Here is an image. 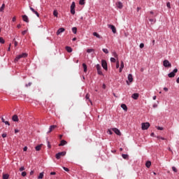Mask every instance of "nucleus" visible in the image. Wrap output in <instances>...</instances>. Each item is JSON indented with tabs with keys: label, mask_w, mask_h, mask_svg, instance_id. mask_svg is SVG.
<instances>
[{
	"label": "nucleus",
	"mask_w": 179,
	"mask_h": 179,
	"mask_svg": "<svg viewBox=\"0 0 179 179\" xmlns=\"http://www.w3.org/2000/svg\"><path fill=\"white\" fill-rule=\"evenodd\" d=\"M177 83H179V77L176 80Z\"/></svg>",
	"instance_id": "nucleus-63"
},
{
	"label": "nucleus",
	"mask_w": 179,
	"mask_h": 179,
	"mask_svg": "<svg viewBox=\"0 0 179 179\" xmlns=\"http://www.w3.org/2000/svg\"><path fill=\"white\" fill-rule=\"evenodd\" d=\"M71 9H75V1H73L71 5Z\"/></svg>",
	"instance_id": "nucleus-34"
},
{
	"label": "nucleus",
	"mask_w": 179,
	"mask_h": 179,
	"mask_svg": "<svg viewBox=\"0 0 179 179\" xmlns=\"http://www.w3.org/2000/svg\"><path fill=\"white\" fill-rule=\"evenodd\" d=\"M65 31V29L64 28H59L57 31V35L59 36L60 33H64Z\"/></svg>",
	"instance_id": "nucleus-13"
},
{
	"label": "nucleus",
	"mask_w": 179,
	"mask_h": 179,
	"mask_svg": "<svg viewBox=\"0 0 179 179\" xmlns=\"http://www.w3.org/2000/svg\"><path fill=\"white\" fill-rule=\"evenodd\" d=\"M56 127H57V125L50 126V128H49V131H48V134H50V132H52V130L55 129Z\"/></svg>",
	"instance_id": "nucleus-14"
},
{
	"label": "nucleus",
	"mask_w": 179,
	"mask_h": 179,
	"mask_svg": "<svg viewBox=\"0 0 179 179\" xmlns=\"http://www.w3.org/2000/svg\"><path fill=\"white\" fill-rule=\"evenodd\" d=\"M157 129H159V131H163V127H158Z\"/></svg>",
	"instance_id": "nucleus-53"
},
{
	"label": "nucleus",
	"mask_w": 179,
	"mask_h": 179,
	"mask_svg": "<svg viewBox=\"0 0 179 179\" xmlns=\"http://www.w3.org/2000/svg\"><path fill=\"white\" fill-rule=\"evenodd\" d=\"M150 127V124L149 122H144L141 124V128L143 131L148 129Z\"/></svg>",
	"instance_id": "nucleus-1"
},
{
	"label": "nucleus",
	"mask_w": 179,
	"mask_h": 179,
	"mask_svg": "<svg viewBox=\"0 0 179 179\" xmlns=\"http://www.w3.org/2000/svg\"><path fill=\"white\" fill-rule=\"evenodd\" d=\"M63 169L65 171H69V169H68V168L65 167V166H63Z\"/></svg>",
	"instance_id": "nucleus-48"
},
{
	"label": "nucleus",
	"mask_w": 179,
	"mask_h": 179,
	"mask_svg": "<svg viewBox=\"0 0 179 179\" xmlns=\"http://www.w3.org/2000/svg\"><path fill=\"white\" fill-rule=\"evenodd\" d=\"M72 31H73V34H76V33L78 31V29L76 27H73Z\"/></svg>",
	"instance_id": "nucleus-26"
},
{
	"label": "nucleus",
	"mask_w": 179,
	"mask_h": 179,
	"mask_svg": "<svg viewBox=\"0 0 179 179\" xmlns=\"http://www.w3.org/2000/svg\"><path fill=\"white\" fill-rule=\"evenodd\" d=\"M79 3L80 5H85V0H80Z\"/></svg>",
	"instance_id": "nucleus-38"
},
{
	"label": "nucleus",
	"mask_w": 179,
	"mask_h": 179,
	"mask_svg": "<svg viewBox=\"0 0 179 179\" xmlns=\"http://www.w3.org/2000/svg\"><path fill=\"white\" fill-rule=\"evenodd\" d=\"M122 157L124 159H128V155L122 154Z\"/></svg>",
	"instance_id": "nucleus-37"
},
{
	"label": "nucleus",
	"mask_w": 179,
	"mask_h": 179,
	"mask_svg": "<svg viewBox=\"0 0 179 179\" xmlns=\"http://www.w3.org/2000/svg\"><path fill=\"white\" fill-rule=\"evenodd\" d=\"M121 108L124 110L127 111L128 110V107H127V105H125L124 103H122L121 105Z\"/></svg>",
	"instance_id": "nucleus-20"
},
{
	"label": "nucleus",
	"mask_w": 179,
	"mask_h": 179,
	"mask_svg": "<svg viewBox=\"0 0 179 179\" xmlns=\"http://www.w3.org/2000/svg\"><path fill=\"white\" fill-rule=\"evenodd\" d=\"M108 27L112 30L114 34L117 33V29H115V27L114 25L108 24Z\"/></svg>",
	"instance_id": "nucleus-7"
},
{
	"label": "nucleus",
	"mask_w": 179,
	"mask_h": 179,
	"mask_svg": "<svg viewBox=\"0 0 179 179\" xmlns=\"http://www.w3.org/2000/svg\"><path fill=\"white\" fill-rule=\"evenodd\" d=\"M120 68L124 69V62L123 61L121 62L120 67Z\"/></svg>",
	"instance_id": "nucleus-40"
},
{
	"label": "nucleus",
	"mask_w": 179,
	"mask_h": 179,
	"mask_svg": "<svg viewBox=\"0 0 179 179\" xmlns=\"http://www.w3.org/2000/svg\"><path fill=\"white\" fill-rule=\"evenodd\" d=\"M27 175V173H26V172H22V173H21V176H22V177H26V176Z\"/></svg>",
	"instance_id": "nucleus-42"
},
{
	"label": "nucleus",
	"mask_w": 179,
	"mask_h": 179,
	"mask_svg": "<svg viewBox=\"0 0 179 179\" xmlns=\"http://www.w3.org/2000/svg\"><path fill=\"white\" fill-rule=\"evenodd\" d=\"M166 6H167V8H169V9H171V8L170 2L166 3Z\"/></svg>",
	"instance_id": "nucleus-43"
},
{
	"label": "nucleus",
	"mask_w": 179,
	"mask_h": 179,
	"mask_svg": "<svg viewBox=\"0 0 179 179\" xmlns=\"http://www.w3.org/2000/svg\"><path fill=\"white\" fill-rule=\"evenodd\" d=\"M87 52H88V54H90V52H94V49H87Z\"/></svg>",
	"instance_id": "nucleus-31"
},
{
	"label": "nucleus",
	"mask_w": 179,
	"mask_h": 179,
	"mask_svg": "<svg viewBox=\"0 0 179 179\" xmlns=\"http://www.w3.org/2000/svg\"><path fill=\"white\" fill-rule=\"evenodd\" d=\"M26 33H27V30L23 31L22 32V34L23 36H24V34H26Z\"/></svg>",
	"instance_id": "nucleus-51"
},
{
	"label": "nucleus",
	"mask_w": 179,
	"mask_h": 179,
	"mask_svg": "<svg viewBox=\"0 0 179 179\" xmlns=\"http://www.w3.org/2000/svg\"><path fill=\"white\" fill-rule=\"evenodd\" d=\"M17 45V41H15V47Z\"/></svg>",
	"instance_id": "nucleus-62"
},
{
	"label": "nucleus",
	"mask_w": 179,
	"mask_h": 179,
	"mask_svg": "<svg viewBox=\"0 0 179 179\" xmlns=\"http://www.w3.org/2000/svg\"><path fill=\"white\" fill-rule=\"evenodd\" d=\"M127 78H128L129 82H130V83H132V80H134V78L132 77V74H129Z\"/></svg>",
	"instance_id": "nucleus-17"
},
{
	"label": "nucleus",
	"mask_w": 179,
	"mask_h": 179,
	"mask_svg": "<svg viewBox=\"0 0 179 179\" xmlns=\"http://www.w3.org/2000/svg\"><path fill=\"white\" fill-rule=\"evenodd\" d=\"M163 65L165 68H171V63H170V62H169V60H164L163 62Z\"/></svg>",
	"instance_id": "nucleus-5"
},
{
	"label": "nucleus",
	"mask_w": 179,
	"mask_h": 179,
	"mask_svg": "<svg viewBox=\"0 0 179 179\" xmlns=\"http://www.w3.org/2000/svg\"><path fill=\"white\" fill-rule=\"evenodd\" d=\"M43 177H44V172H42V173H39L38 178L43 179Z\"/></svg>",
	"instance_id": "nucleus-24"
},
{
	"label": "nucleus",
	"mask_w": 179,
	"mask_h": 179,
	"mask_svg": "<svg viewBox=\"0 0 179 179\" xmlns=\"http://www.w3.org/2000/svg\"><path fill=\"white\" fill-rule=\"evenodd\" d=\"M24 171V166H22L21 168H20V171Z\"/></svg>",
	"instance_id": "nucleus-49"
},
{
	"label": "nucleus",
	"mask_w": 179,
	"mask_h": 179,
	"mask_svg": "<svg viewBox=\"0 0 179 179\" xmlns=\"http://www.w3.org/2000/svg\"><path fill=\"white\" fill-rule=\"evenodd\" d=\"M17 132H19V129H15V134H17Z\"/></svg>",
	"instance_id": "nucleus-59"
},
{
	"label": "nucleus",
	"mask_w": 179,
	"mask_h": 179,
	"mask_svg": "<svg viewBox=\"0 0 179 179\" xmlns=\"http://www.w3.org/2000/svg\"><path fill=\"white\" fill-rule=\"evenodd\" d=\"M83 68L84 69V72H87V66L86 65V64H83Z\"/></svg>",
	"instance_id": "nucleus-21"
},
{
	"label": "nucleus",
	"mask_w": 179,
	"mask_h": 179,
	"mask_svg": "<svg viewBox=\"0 0 179 179\" xmlns=\"http://www.w3.org/2000/svg\"><path fill=\"white\" fill-rule=\"evenodd\" d=\"M89 94H86V96H85V99H87V100H88V101H90V103H91V104H93V103L91 101V100L90 99H89Z\"/></svg>",
	"instance_id": "nucleus-27"
},
{
	"label": "nucleus",
	"mask_w": 179,
	"mask_h": 179,
	"mask_svg": "<svg viewBox=\"0 0 179 179\" xmlns=\"http://www.w3.org/2000/svg\"><path fill=\"white\" fill-rule=\"evenodd\" d=\"M102 51H103L105 54H108V49L103 48V49H102Z\"/></svg>",
	"instance_id": "nucleus-35"
},
{
	"label": "nucleus",
	"mask_w": 179,
	"mask_h": 179,
	"mask_svg": "<svg viewBox=\"0 0 179 179\" xmlns=\"http://www.w3.org/2000/svg\"><path fill=\"white\" fill-rule=\"evenodd\" d=\"M138 97H139V94L138 93H134L131 95V98L134 99V100H138Z\"/></svg>",
	"instance_id": "nucleus-11"
},
{
	"label": "nucleus",
	"mask_w": 179,
	"mask_h": 179,
	"mask_svg": "<svg viewBox=\"0 0 179 179\" xmlns=\"http://www.w3.org/2000/svg\"><path fill=\"white\" fill-rule=\"evenodd\" d=\"M152 107L154 108H156V107H157V104H154L153 106H152Z\"/></svg>",
	"instance_id": "nucleus-61"
},
{
	"label": "nucleus",
	"mask_w": 179,
	"mask_h": 179,
	"mask_svg": "<svg viewBox=\"0 0 179 179\" xmlns=\"http://www.w3.org/2000/svg\"><path fill=\"white\" fill-rule=\"evenodd\" d=\"M9 178V175L8 174H3V179H8Z\"/></svg>",
	"instance_id": "nucleus-30"
},
{
	"label": "nucleus",
	"mask_w": 179,
	"mask_h": 179,
	"mask_svg": "<svg viewBox=\"0 0 179 179\" xmlns=\"http://www.w3.org/2000/svg\"><path fill=\"white\" fill-rule=\"evenodd\" d=\"M12 20H13V22H16V17H13Z\"/></svg>",
	"instance_id": "nucleus-56"
},
{
	"label": "nucleus",
	"mask_w": 179,
	"mask_h": 179,
	"mask_svg": "<svg viewBox=\"0 0 179 179\" xmlns=\"http://www.w3.org/2000/svg\"><path fill=\"white\" fill-rule=\"evenodd\" d=\"M55 174H56L55 172H51L50 173V176H55Z\"/></svg>",
	"instance_id": "nucleus-60"
},
{
	"label": "nucleus",
	"mask_w": 179,
	"mask_h": 179,
	"mask_svg": "<svg viewBox=\"0 0 179 179\" xmlns=\"http://www.w3.org/2000/svg\"><path fill=\"white\" fill-rule=\"evenodd\" d=\"M1 121L2 122H5V119H3V117L1 118Z\"/></svg>",
	"instance_id": "nucleus-64"
},
{
	"label": "nucleus",
	"mask_w": 179,
	"mask_h": 179,
	"mask_svg": "<svg viewBox=\"0 0 179 179\" xmlns=\"http://www.w3.org/2000/svg\"><path fill=\"white\" fill-rule=\"evenodd\" d=\"M26 57H27V55L26 53H22V55H19L15 57V62H17V61H19L20 58H26Z\"/></svg>",
	"instance_id": "nucleus-2"
},
{
	"label": "nucleus",
	"mask_w": 179,
	"mask_h": 179,
	"mask_svg": "<svg viewBox=\"0 0 179 179\" xmlns=\"http://www.w3.org/2000/svg\"><path fill=\"white\" fill-rule=\"evenodd\" d=\"M143 47H145V44L141 43L140 44V48H143Z\"/></svg>",
	"instance_id": "nucleus-50"
},
{
	"label": "nucleus",
	"mask_w": 179,
	"mask_h": 179,
	"mask_svg": "<svg viewBox=\"0 0 179 179\" xmlns=\"http://www.w3.org/2000/svg\"><path fill=\"white\" fill-rule=\"evenodd\" d=\"M93 36H94L97 38H101V36H100V35L99 34H97V32H94Z\"/></svg>",
	"instance_id": "nucleus-23"
},
{
	"label": "nucleus",
	"mask_w": 179,
	"mask_h": 179,
	"mask_svg": "<svg viewBox=\"0 0 179 179\" xmlns=\"http://www.w3.org/2000/svg\"><path fill=\"white\" fill-rule=\"evenodd\" d=\"M23 150H24V152H27V147H24Z\"/></svg>",
	"instance_id": "nucleus-55"
},
{
	"label": "nucleus",
	"mask_w": 179,
	"mask_h": 179,
	"mask_svg": "<svg viewBox=\"0 0 179 179\" xmlns=\"http://www.w3.org/2000/svg\"><path fill=\"white\" fill-rule=\"evenodd\" d=\"M1 136H2V138H6V136H7L6 133L3 134L1 135Z\"/></svg>",
	"instance_id": "nucleus-47"
},
{
	"label": "nucleus",
	"mask_w": 179,
	"mask_h": 179,
	"mask_svg": "<svg viewBox=\"0 0 179 179\" xmlns=\"http://www.w3.org/2000/svg\"><path fill=\"white\" fill-rule=\"evenodd\" d=\"M36 150L38 152V150H41V145H38L35 148Z\"/></svg>",
	"instance_id": "nucleus-28"
},
{
	"label": "nucleus",
	"mask_w": 179,
	"mask_h": 179,
	"mask_svg": "<svg viewBox=\"0 0 179 179\" xmlns=\"http://www.w3.org/2000/svg\"><path fill=\"white\" fill-rule=\"evenodd\" d=\"M12 120L14 121V122H17V121H19V117L16 115H14Z\"/></svg>",
	"instance_id": "nucleus-15"
},
{
	"label": "nucleus",
	"mask_w": 179,
	"mask_h": 179,
	"mask_svg": "<svg viewBox=\"0 0 179 179\" xmlns=\"http://www.w3.org/2000/svg\"><path fill=\"white\" fill-rule=\"evenodd\" d=\"M113 57H114L115 58H118V55L117 54V52H113Z\"/></svg>",
	"instance_id": "nucleus-36"
},
{
	"label": "nucleus",
	"mask_w": 179,
	"mask_h": 179,
	"mask_svg": "<svg viewBox=\"0 0 179 179\" xmlns=\"http://www.w3.org/2000/svg\"><path fill=\"white\" fill-rule=\"evenodd\" d=\"M172 170L174 171V173H177V169L175 166L172 167Z\"/></svg>",
	"instance_id": "nucleus-44"
},
{
	"label": "nucleus",
	"mask_w": 179,
	"mask_h": 179,
	"mask_svg": "<svg viewBox=\"0 0 179 179\" xmlns=\"http://www.w3.org/2000/svg\"><path fill=\"white\" fill-rule=\"evenodd\" d=\"M113 132H115V134H116V135L121 136V131H120V129H118L117 128H113Z\"/></svg>",
	"instance_id": "nucleus-9"
},
{
	"label": "nucleus",
	"mask_w": 179,
	"mask_h": 179,
	"mask_svg": "<svg viewBox=\"0 0 179 179\" xmlns=\"http://www.w3.org/2000/svg\"><path fill=\"white\" fill-rule=\"evenodd\" d=\"M53 15L55 16V17H58V11L57 10H54L53 11Z\"/></svg>",
	"instance_id": "nucleus-29"
},
{
	"label": "nucleus",
	"mask_w": 179,
	"mask_h": 179,
	"mask_svg": "<svg viewBox=\"0 0 179 179\" xmlns=\"http://www.w3.org/2000/svg\"><path fill=\"white\" fill-rule=\"evenodd\" d=\"M30 10H31V12H33V13H34L35 15H36L37 17H40V14H38V12L34 10V8H33L32 7H29Z\"/></svg>",
	"instance_id": "nucleus-10"
},
{
	"label": "nucleus",
	"mask_w": 179,
	"mask_h": 179,
	"mask_svg": "<svg viewBox=\"0 0 179 179\" xmlns=\"http://www.w3.org/2000/svg\"><path fill=\"white\" fill-rule=\"evenodd\" d=\"M149 21H150L151 23H156V19L150 18V19H149Z\"/></svg>",
	"instance_id": "nucleus-32"
},
{
	"label": "nucleus",
	"mask_w": 179,
	"mask_h": 179,
	"mask_svg": "<svg viewBox=\"0 0 179 179\" xmlns=\"http://www.w3.org/2000/svg\"><path fill=\"white\" fill-rule=\"evenodd\" d=\"M65 155H66V152H65V151L61 152L56 154L55 157H56V159H57V160H59V159H61V157L65 156Z\"/></svg>",
	"instance_id": "nucleus-4"
},
{
	"label": "nucleus",
	"mask_w": 179,
	"mask_h": 179,
	"mask_svg": "<svg viewBox=\"0 0 179 179\" xmlns=\"http://www.w3.org/2000/svg\"><path fill=\"white\" fill-rule=\"evenodd\" d=\"M178 72V69H175L173 71L168 74L169 78H174L176 76V74Z\"/></svg>",
	"instance_id": "nucleus-3"
},
{
	"label": "nucleus",
	"mask_w": 179,
	"mask_h": 179,
	"mask_svg": "<svg viewBox=\"0 0 179 179\" xmlns=\"http://www.w3.org/2000/svg\"><path fill=\"white\" fill-rule=\"evenodd\" d=\"M96 68L98 75H103V71H101V66H100V64H96Z\"/></svg>",
	"instance_id": "nucleus-6"
},
{
	"label": "nucleus",
	"mask_w": 179,
	"mask_h": 179,
	"mask_svg": "<svg viewBox=\"0 0 179 179\" xmlns=\"http://www.w3.org/2000/svg\"><path fill=\"white\" fill-rule=\"evenodd\" d=\"M0 43H1V44H4L5 43V40L3 39V38L0 37Z\"/></svg>",
	"instance_id": "nucleus-33"
},
{
	"label": "nucleus",
	"mask_w": 179,
	"mask_h": 179,
	"mask_svg": "<svg viewBox=\"0 0 179 179\" xmlns=\"http://www.w3.org/2000/svg\"><path fill=\"white\" fill-rule=\"evenodd\" d=\"M3 123H4L6 125H10V124H9V122H8V121H5Z\"/></svg>",
	"instance_id": "nucleus-52"
},
{
	"label": "nucleus",
	"mask_w": 179,
	"mask_h": 179,
	"mask_svg": "<svg viewBox=\"0 0 179 179\" xmlns=\"http://www.w3.org/2000/svg\"><path fill=\"white\" fill-rule=\"evenodd\" d=\"M22 20L26 22V23H29V17L26 15H22Z\"/></svg>",
	"instance_id": "nucleus-12"
},
{
	"label": "nucleus",
	"mask_w": 179,
	"mask_h": 179,
	"mask_svg": "<svg viewBox=\"0 0 179 179\" xmlns=\"http://www.w3.org/2000/svg\"><path fill=\"white\" fill-rule=\"evenodd\" d=\"M152 166V162L150 161H147L145 163V166L149 169Z\"/></svg>",
	"instance_id": "nucleus-18"
},
{
	"label": "nucleus",
	"mask_w": 179,
	"mask_h": 179,
	"mask_svg": "<svg viewBox=\"0 0 179 179\" xmlns=\"http://www.w3.org/2000/svg\"><path fill=\"white\" fill-rule=\"evenodd\" d=\"M71 13L75 15V8H71Z\"/></svg>",
	"instance_id": "nucleus-41"
},
{
	"label": "nucleus",
	"mask_w": 179,
	"mask_h": 179,
	"mask_svg": "<svg viewBox=\"0 0 179 179\" xmlns=\"http://www.w3.org/2000/svg\"><path fill=\"white\" fill-rule=\"evenodd\" d=\"M5 10V3H3L1 7L0 8V12H3Z\"/></svg>",
	"instance_id": "nucleus-25"
},
{
	"label": "nucleus",
	"mask_w": 179,
	"mask_h": 179,
	"mask_svg": "<svg viewBox=\"0 0 179 179\" xmlns=\"http://www.w3.org/2000/svg\"><path fill=\"white\" fill-rule=\"evenodd\" d=\"M110 62H115V58L111 57L110 58Z\"/></svg>",
	"instance_id": "nucleus-45"
},
{
	"label": "nucleus",
	"mask_w": 179,
	"mask_h": 179,
	"mask_svg": "<svg viewBox=\"0 0 179 179\" xmlns=\"http://www.w3.org/2000/svg\"><path fill=\"white\" fill-rule=\"evenodd\" d=\"M66 50L67 52H72V48H71L69 46H66Z\"/></svg>",
	"instance_id": "nucleus-22"
},
{
	"label": "nucleus",
	"mask_w": 179,
	"mask_h": 179,
	"mask_svg": "<svg viewBox=\"0 0 179 179\" xmlns=\"http://www.w3.org/2000/svg\"><path fill=\"white\" fill-rule=\"evenodd\" d=\"M66 141L62 140L61 143L59 144V146H64V145H66Z\"/></svg>",
	"instance_id": "nucleus-19"
},
{
	"label": "nucleus",
	"mask_w": 179,
	"mask_h": 179,
	"mask_svg": "<svg viewBox=\"0 0 179 179\" xmlns=\"http://www.w3.org/2000/svg\"><path fill=\"white\" fill-rule=\"evenodd\" d=\"M34 174V171H31V172H30V176H33Z\"/></svg>",
	"instance_id": "nucleus-58"
},
{
	"label": "nucleus",
	"mask_w": 179,
	"mask_h": 179,
	"mask_svg": "<svg viewBox=\"0 0 179 179\" xmlns=\"http://www.w3.org/2000/svg\"><path fill=\"white\" fill-rule=\"evenodd\" d=\"M164 92H169V88H167V87H164Z\"/></svg>",
	"instance_id": "nucleus-54"
},
{
	"label": "nucleus",
	"mask_w": 179,
	"mask_h": 179,
	"mask_svg": "<svg viewBox=\"0 0 179 179\" xmlns=\"http://www.w3.org/2000/svg\"><path fill=\"white\" fill-rule=\"evenodd\" d=\"M116 68H117V69H118V68H120V62L119 61L116 62Z\"/></svg>",
	"instance_id": "nucleus-39"
},
{
	"label": "nucleus",
	"mask_w": 179,
	"mask_h": 179,
	"mask_svg": "<svg viewBox=\"0 0 179 179\" xmlns=\"http://www.w3.org/2000/svg\"><path fill=\"white\" fill-rule=\"evenodd\" d=\"M116 6L117 7L119 8V9H122V3H121V1H119L116 3Z\"/></svg>",
	"instance_id": "nucleus-16"
},
{
	"label": "nucleus",
	"mask_w": 179,
	"mask_h": 179,
	"mask_svg": "<svg viewBox=\"0 0 179 179\" xmlns=\"http://www.w3.org/2000/svg\"><path fill=\"white\" fill-rule=\"evenodd\" d=\"M101 65L103 69H105V71H107V62H106V60L101 61Z\"/></svg>",
	"instance_id": "nucleus-8"
},
{
	"label": "nucleus",
	"mask_w": 179,
	"mask_h": 179,
	"mask_svg": "<svg viewBox=\"0 0 179 179\" xmlns=\"http://www.w3.org/2000/svg\"><path fill=\"white\" fill-rule=\"evenodd\" d=\"M48 148H49V149H51V144H50V141H48Z\"/></svg>",
	"instance_id": "nucleus-46"
},
{
	"label": "nucleus",
	"mask_w": 179,
	"mask_h": 179,
	"mask_svg": "<svg viewBox=\"0 0 179 179\" xmlns=\"http://www.w3.org/2000/svg\"><path fill=\"white\" fill-rule=\"evenodd\" d=\"M28 86H31V83H29V84L26 85V87H28Z\"/></svg>",
	"instance_id": "nucleus-57"
}]
</instances>
